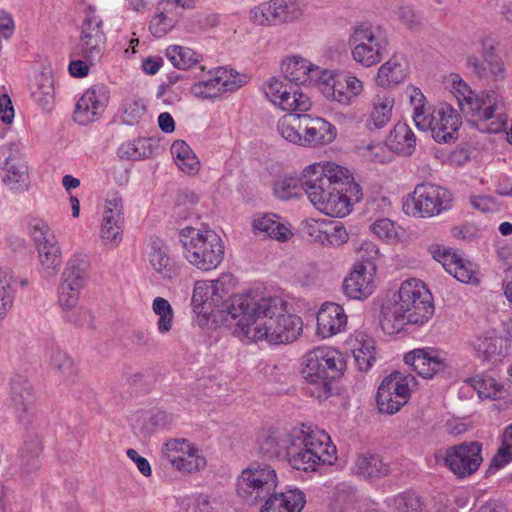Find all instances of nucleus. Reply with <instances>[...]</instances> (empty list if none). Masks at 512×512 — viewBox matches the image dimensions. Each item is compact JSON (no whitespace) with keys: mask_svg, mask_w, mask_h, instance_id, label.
Here are the masks:
<instances>
[{"mask_svg":"<svg viewBox=\"0 0 512 512\" xmlns=\"http://www.w3.org/2000/svg\"><path fill=\"white\" fill-rule=\"evenodd\" d=\"M408 73L409 65L406 59L394 55L379 67L376 83L383 88L395 87L406 79Z\"/></svg>","mask_w":512,"mask_h":512,"instance_id":"2f4dec72","label":"nucleus"},{"mask_svg":"<svg viewBox=\"0 0 512 512\" xmlns=\"http://www.w3.org/2000/svg\"><path fill=\"white\" fill-rule=\"evenodd\" d=\"M253 230L256 234H261L269 238L285 242L291 236L290 229L280 221L276 214H264L253 220Z\"/></svg>","mask_w":512,"mask_h":512,"instance_id":"72a5a7b5","label":"nucleus"},{"mask_svg":"<svg viewBox=\"0 0 512 512\" xmlns=\"http://www.w3.org/2000/svg\"><path fill=\"white\" fill-rule=\"evenodd\" d=\"M281 70L284 77L295 85L318 84L323 70L313 65L305 58L293 55L284 59L281 63Z\"/></svg>","mask_w":512,"mask_h":512,"instance_id":"b1692460","label":"nucleus"},{"mask_svg":"<svg viewBox=\"0 0 512 512\" xmlns=\"http://www.w3.org/2000/svg\"><path fill=\"white\" fill-rule=\"evenodd\" d=\"M347 325V315L342 306L335 303L324 304L317 313V333L323 338L343 332Z\"/></svg>","mask_w":512,"mask_h":512,"instance_id":"bb28decb","label":"nucleus"},{"mask_svg":"<svg viewBox=\"0 0 512 512\" xmlns=\"http://www.w3.org/2000/svg\"><path fill=\"white\" fill-rule=\"evenodd\" d=\"M10 407L20 422L29 421L35 403L34 389L31 382L22 375H15L10 380Z\"/></svg>","mask_w":512,"mask_h":512,"instance_id":"4be33fe9","label":"nucleus"},{"mask_svg":"<svg viewBox=\"0 0 512 512\" xmlns=\"http://www.w3.org/2000/svg\"><path fill=\"white\" fill-rule=\"evenodd\" d=\"M123 228V201L114 195L106 201L100 237L106 245L116 247L122 241Z\"/></svg>","mask_w":512,"mask_h":512,"instance_id":"aec40b11","label":"nucleus"},{"mask_svg":"<svg viewBox=\"0 0 512 512\" xmlns=\"http://www.w3.org/2000/svg\"><path fill=\"white\" fill-rule=\"evenodd\" d=\"M281 300L277 297H260L256 305L245 314L244 320H238L233 334L250 341L266 340L270 344L293 342L300 335L302 319L291 314H277Z\"/></svg>","mask_w":512,"mask_h":512,"instance_id":"f257e3e1","label":"nucleus"},{"mask_svg":"<svg viewBox=\"0 0 512 512\" xmlns=\"http://www.w3.org/2000/svg\"><path fill=\"white\" fill-rule=\"evenodd\" d=\"M82 289L83 288L64 280L60 281L58 286V304L63 312L77 306Z\"/></svg>","mask_w":512,"mask_h":512,"instance_id":"680f3d73","label":"nucleus"},{"mask_svg":"<svg viewBox=\"0 0 512 512\" xmlns=\"http://www.w3.org/2000/svg\"><path fill=\"white\" fill-rule=\"evenodd\" d=\"M31 95L39 105L50 110L54 102V80L49 74L41 73L35 77Z\"/></svg>","mask_w":512,"mask_h":512,"instance_id":"a18cd8bd","label":"nucleus"},{"mask_svg":"<svg viewBox=\"0 0 512 512\" xmlns=\"http://www.w3.org/2000/svg\"><path fill=\"white\" fill-rule=\"evenodd\" d=\"M182 16L183 11L173 2L160 1L149 23V30L155 37L161 38L176 26Z\"/></svg>","mask_w":512,"mask_h":512,"instance_id":"cd10ccee","label":"nucleus"},{"mask_svg":"<svg viewBox=\"0 0 512 512\" xmlns=\"http://www.w3.org/2000/svg\"><path fill=\"white\" fill-rule=\"evenodd\" d=\"M17 291L16 280L8 270H0V320L12 309Z\"/></svg>","mask_w":512,"mask_h":512,"instance_id":"de8ad7c7","label":"nucleus"},{"mask_svg":"<svg viewBox=\"0 0 512 512\" xmlns=\"http://www.w3.org/2000/svg\"><path fill=\"white\" fill-rule=\"evenodd\" d=\"M149 263L154 272L164 280H172L180 273V266L170 255L168 246L156 241L149 252Z\"/></svg>","mask_w":512,"mask_h":512,"instance_id":"c756f323","label":"nucleus"},{"mask_svg":"<svg viewBox=\"0 0 512 512\" xmlns=\"http://www.w3.org/2000/svg\"><path fill=\"white\" fill-rule=\"evenodd\" d=\"M303 146L315 147L326 145L334 141L336 128L323 118L312 117L308 114L303 116Z\"/></svg>","mask_w":512,"mask_h":512,"instance_id":"a878e982","label":"nucleus"},{"mask_svg":"<svg viewBox=\"0 0 512 512\" xmlns=\"http://www.w3.org/2000/svg\"><path fill=\"white\" fill-rule=\"evenodd\" d=\"M166 56L172 65L179 70H187L197 65L201 56L191 48L173 45L166 49Z\"/></svg>","mask_w":512,"mask_h":512,"instance_id":"09e8293b","label":"nucleus"},{"mask_svg":"<svg viewBox=\"0 0 512 512\" xmlns=\"http://www.w3.org/2000/svg\"><path fill=\"white\" fill-rule=\"evenodd\" d=\"M415 385L416 378L412 374L394 372L385 377L376 395L379 412L389 415L398 412L408 402Z\"/></svg>","mask_w":512,"mask_h":512,"instance_id":"9b49d317","label":"nucleus"},{"mask_svg":"<svg viewBox=\"0 0 512 512\" xmlns=\"http://www.w3.org/2000/svg\"><path fill=\"white\" fill-rule=\"evenodd\" d=\"M294 428L287 432L271 431L259 442V453L267 459H284L292 443Z\"/></svg>","mask_w":512,"mask_h":512,"instance_id":"7c9ffc66","label":"nucleus"},{"mask_svg":"<svg viewBox=\"0 0 512 512\" xmlns=\"http://www.w3.org/2000/svg\"><path fill=\"white\" fill-rule=\"evenodd\" d=\"M153 312L159 316L157 329L160 333H167L171 330L174 313L168 300L162 297H156L152 304Z\"/></svg>","mask_w":512,"mask_h":512,"instance_id":"4d7b16f0","label":"nucleus"},{"mask_svg":"<svg viewBox=\"0 0 512 512\" xmlns=\"http://www.w3.org/2000/svg\"><path fill=\"white\" fill-rule=\"evenodd\" d=\"M454 277L466 284H478L479 278L477 275V271L474 265L468 261H465L461 258H455L454 260V268H453Z\"/></svg>","mask_w":512,"mask_h":512,"instance_id":"338daca9","label":"nucleus"},{"mask_svg":"<svg viewBox=\"0 0 512 512\" xmlns=\"http://www.w3.org/2000/svg\"><path fill=\"white\" fill-rule=\"evenodd\" d=\"M189 441L186 439H170L166 441L162 448V457L174 467L181 454H185V449Z\"/></svg>","mask_w":512,"mask_h":512,"instance_id":"774afa93","label":"nucleus"},{"mask_svg":"<svg viewBox=\"0 0 512 512\" xmlns=\"http://www.w3.org/2000/svg\"><path fill=\"white\" fill-rule=\"evenodd\" d=\"M386 502L395 512H421L424 505L421 497L412 490L390 497Z\"/></svg>","mask_w":512,"mask_h":512,"instance_id":"864d4df0","label":"nucleus"},{"mask_svg":"<svg viewBox=\"0 0 512 512\" xmlns=\"http://www.w3.org/2000/svg\"><path fill=\"white\" fill-rule=\"evenodd\" d=\"M234 287L235 279L230 273H222L216 280L209 281L212 306H215L217 313L222 315V319L232 331L237 328L238 320H244L245 314H248L250 309L256 305V299L259 296L249 292L234 294L224 299Z\"/></svg>","mask_w":512,"mask_h":512,"instance_id":"6e6552de","label":"nucleus"},{"mask_svg":"<svg viewBox=\"0 0 512 512\" xmlns=\"http://www.w3.org/2000/svg\"><path fill=\"white\" fill-rule=\"evenodd\" d=\"M274 2L279 25L298 21L306 9L302 0H274Z\"/></svg>","mask_w":512,"mask_h":512,"instance_id":"603ef678","label":"nucleus"},{"mask_svg":"<svg viewBox=\"0 0 512 512\" xmlns=\"http://www.w3.org/2000/svg\"><path fill=\"white\" fill-rule=\"evenodd\" d=\"M305 194L316 209L320 202H326L332 196V190L338 189L339 183L349 179V170L333 162L313 163L303 169Z\"/></svg>","mask_w":512,"mask_h":512,"instance_id":"1a4fd4ad","label":"nucleus"},{"mask_svg":"<svg viewBox=\"0 0 512 512\" xmlns=\"http://www.w3.org/2000/svg\"><path fill=\"white\" fill-rule=\"evenodd\" d=\"M375 265L370 262H358L343 282V290L347 297L362 300L369 297L374 289L373 273Z\"/></svg>","mask_w":512,"mask_h":512,"instance_id":"412c9836","label":"nucleus"},{"mask_svg":"<svg viewBox=\"0 0 512 512\" xmlns=\"http://www.w3.org/2000/svg\"><path fill=\"white\" fill-rule=\"evenodd\" d=\"M317 85L325 98L343 105L351 104L342 74L334 75L328 70H323Z\"/></svg>","mask_w":512,"mask_h":512,"instance_id":"f704fd0d","label":"nucleus"},{"mask_svg":"<svg viewBox=\"0 0 512 512\" xmlns=\"http://www.w3.org/2000/svg\"><path fill=\"white\" fill-rule=\"evenodd\" d=\"M481 452L480 443L464 442L446 449L444 463L457 477L465 478L479 469L483 461Z\"/></svg>","mask_w":512,"mask_h":512,"instance_id":"ddd939ff","label":"nucleus"},{"mask_svg":"<svg viewBox=\"0 0 512 512\" xmlns=\"http://www.w3.org/2000/svg\"><path fill=\"white\" fill-rule=\"evenodd\" d=\"M404 361L423 378H432L447 367L446 358L433 348L415 349L405 354Z\"/></svg>","mask_w":512,"mask_h":512,"instance_id":"5701e85b","label":"nucleus"},{"mask_svg":"<svg viewBox=\"0 0 512 512\" xmlns=\"http://www.w3.org/2000/svg\"><path fill=\"white\" fill-rule=\"evenodd\" d=\"M110 92L107 86L97 84L85 91L76 104L74 120L86 125L95 120L108 105Z\"/></svg>","mask_w":512,"mask_h":512,"instance_id":"a211bd4d","label":"nucleus"},{"mask_svg":"<svg viewBox=\"0 0 512 512\" xmlns=\"http://www.w3.org/2000/svg\"><path fill=\"white\" fill-rule=\"evenodd\" d=\"M410 103L413 106V121L415 126L422 131H430L433 124L435 108L426 105V98L419 88H413L410 94Z\"/></svg>","mask_w":512,"mask_h":512,"instance_id":"58836bf2","label":"nucleus"},{"mask_svg":"<svg viewBox=\"0 0 512 512\" xmlns=\"http://www.w3.org/2000/svg\"><path fill=\"white\" fill-rule=\"evenodd\" d=\"M434 314L433 296L421 280L401 283L391 301L382 306L380 324L387 334H397L407 324L422 326Z\"/></svg>","mask_w":512,"mask_h":512,"instance_id":"f03ea898","label":"nucleus"},{"mask_svg":"<svg viewBox=\"0 0 512 512\" xmlns=\"http://www.w3.org/2000/svg\"><path fill=\"white\" fill-rule=\"evenodd\" d=\"M305 178L283 175L278 177L273 183L274 195L282 200L298 198L305 192Z\"/></svg>","mask_w":512,"mask_h":512,"instance_id":"37998d69","label":"nucleus"},{"mask_svg":"<svg viewBox=\"0 0 512 512\" xmlns=\"http://www.w3.org/2000/svg\"><path fill=\"white\" fill-rule=\"evenodd\" d=\"M323 245L338 247L349 240V234L341 222L328 220Z\"/></svg>","mask_w":512,"mask_h":512,"instance_id":"e2e57ef3","label":"nucleus"},{"mask_svg":"<svg viewBox=\"0 0 512 512\" xmlns=\"http://www.w3.org/2000/svg\"><path fill=\"white\" fill-rule=\"evenodd\" d=\"M415 212L421 217L439 215L450 208V192L438 185L431 183L418 184L412 194Z\"/></svg>","mask_w":512,"mask_h":512,"instance_id":"2eb2a0df","label":"nucleus"},{"mask_svg":"<svg viewBox=\"0 0 512 512\" xmlns=\"http://www.w3.org/2000/svg\"><path fill=\"white\" fill-rule=\"evenodd\" d=\"M28 167L25 162L16 157H9L6 161V176L3 181L12 190L26 186Z\"/></svg>","mask_w":512,"mask_h":512,"instance_id":"8fccbe9b","label":"nucleus"},{"mask_svg":"<svg viewBox=\"0 0 512 512\" xmlns=\"http://www.w3.org/2000/svg\"><path fill=\"white\" fill-rule=\"evenodd\" d=\"M42 441L38 436H30L20 453L19 477L26 480L41 467Z\"/></svg>","mask_w":512,"mask_h":512,"instance_id":"473e14b6","label":"nucleus"},{"mask_svg":"<svg viewBox=\"0 0 512 512\" xmlns=\"http://www.w3.org/2000/svg\"><path fill=\"white\" fill-rule=\"evenodd\" d=\"M455 97L462 113L477 130L497 134L507 129L503 98L494 91L476 94L463 81L454 85Z\"/></svg>","mask_w":512,"mask_h":512,"instance_id":"7ed1b4c3","label":"nucleus"},{"mask_svg":"<svg viewBox=\"0 0 512 512\" xmlns=\"http://www.w3.org/2000/svg\"><path fill=\"white\" fill-rule=\"evenodd\" d=\"M470 383L480 398L497 399L502 388L494 378L484 374L474 376Z\"/></svg>","mask_w":512,"mask_h":512,"instance_id":"bf43d9fd","label":"nucleus"},{"mask_svg":"<svg viewBox=\"0 0 512 512\" xmlns=\"http://www.w3.org/2000/svg\"><path fill=\"white\" fill-rule=\"evenodd\" d=\"M512 461V424L509 425L503 434L502 444L497 454L492 459V466L502 468Z\"/></svg>","mask_w":512,"mask_h":512,"instance_id":"0e129e2a","label":"nucleus"},{"mask_svg":"<svg viewBox=\"0 0 512 512\" xmlns=\"http://www.w3.org/2000/svg\"><path fill=\"white\" fill-rule=\"evenodd\" d=\"M354 360L360 371H368L375 361V346L372 339L359 342V346L353 350Z\"/></svg>","mask_w":512,"mask_h":512,"instance_id":"052dcab7","label":"nucleus"},{"mask_svg":"<svg viewBox=\"0 0 512 512\" xmlns=\"http://www.w3.org/2000/svg\"><path fill=\"white\" fill-rule=\"evenodd\" d=\"M303 116L304 114L290 112L281 117L277 123L279 134L285 140L300 146H303V134L300 133L303 129Z\"/></svg>","mask_w":512,"mask_h":512,"instance_id":"79ce46f5","label":"nucleus"},{"mask_svg":"<svg viewBox=\"0 0 512 512\" xmlns=\"http://www.w3.org/2000/svg\"><path fill=\"white\" fill-rule=\"evenodd\" d=\"M250 20L259 26H278V16L274 0L260 3L249 12Z\"/></svg>","mask_w":512,"mask_h":512,"instance_id":"5fc2aeb1","label":"nucleus"},{"mask_svg":"<svg viewBox=\"0 0 512 512\" xmlns=\"http://www.w3.org/2000/svg\"><path fill=\"white\" fill-rule=\"evenodd\" d=\"M184 451L185 454H181V457H179L173 467L174 469L182 473H194L206 467V458L202 451L194 444L189 442Z\"/></svg>","mask_w":512,"mask_h":512,"instance_id":"49530a36","label":"nucleus"},{"mask_svg":"<svg viewBox=\"0 0 512 512\" xmlns=\"http://www.w3.org/2000/svg\"><path fill=\"white\" fill-rule=\"evenodd\" d=\"M306 504L305 493L297 487L272 492L260 512H301Z\"/></svg>","mask_w":512,"mask_h":512,"instance_id":"393cba45","label":"nucleus"},{"mask_svg":"<svg viewBox=\"0 0 512 512\" xmlns=\"http://www.w3.org/2000/svg\"><path fill=\"white\" fill-rule=\"evenodd\" d=\"M348 44L354 61L364 67L378 64L387 53V29L368 20L356 22L350 29Z\"/></svg>","mask_w":512,"mask_h":512,"instance_id":"0eeeda50","label":"nucleus"},{"mask_svg":"<svg viewBox=\"0 0 512 512\" xmlns=\"http://www.w3.org/2000/svg\"><path fill=\"white\" fill-rule=\"evenodd\" d=\"M90 271V260L88 255L75 253L67 261L61 275V280L84 288Z\"/></svg>","mask_w":512,"mask_h":512,"instance_id":"c9c22d12","label":"nucleus"},{"mask_svg":"<svg viewBox=\"0 0 512 512\" xmlns=\"http://www.w3.org/2000/svg\"><path fill=\"white\" fill-rule=\"evenodd\" d=\"M266 97L284 111L306 112L311 108L310 98L298 87L287 85L276 77H271L264 85Z\"/></svg>","mask_w":512,"mask_h":512,"instance_id":"4468645a","label":"nucleus"},{"mask_svg":"<svg viewBox=\"0 0 512 512\" xmlns=\"http://www.w3.org/2000/svg\"><path fill=\"white\" fill-rule=\"evenodd\" d=\"M179 242L187 262L201 271H211L223 261V241L211 229L186 226L179 231Z\"/></svg>","mask_w":512,"mask_h":512,"instance_id":"423d86ee","label":"nucleus"},{"mask_svg":"<svg viewBox=\"0 0 512 512\" xmlns=\"http://www.w3.org/2000/svg\"><path fill=\"white\" fill-rule=\"evenodd\" d=\"M171 153L179 169L186 174H195L199 170V160L183 140H176L171 146Z\"/></svg>","mask_w":512,"mask_h":512,"instance_id":"c03bdc74","label":"nucleus"},{"mask_svg":"<svg viewBox=\"0 0 512 512\" xmlns=\"http://www.w3.org/2000/svg\"><path fill=\"white\" fill-rule=\"evenodd\" d=\"M390 149L402 155H411L416 145V137L411 128L403 122H398L386 140Z\"/></svg>","mask_w":512,"mask_h":512,"instance_id":"4c0bfd02","label":"nucleus"},{"mask_svg":"<svg viewBox=\"0 0 512 512\" xmlns=\"http://www.w3.org/2000/svg\"><path fill=\"white\" fill-rule=\"evenodd\" d=\"M285 460L296 470L315 471L320 465H332L337 449L322 429L302 424L294 427V436Z\"/></svg>","mask_w":512,"mask_h":512,"instance_id":"20e7f679","label":"nucleus"},{"mask_svg":"<svg viewBox=\"0 0 512 512\" xmlns=\"http://www.w3.org/2000/svg\"><path fill=\"white\" fill-rule=\"evenodd\" d=\"M462 124L460 114L448 103L435 107L431 135L437 143H450L458 139V130Z\"/></svg>","mask_w":512,"mask_h":512,"instance_id":"6ab92c4d","label":"nucleus"},{"mask_svg":"<svg viewBox=\"0 0 512 512\" xmlns=\"http://www.w3.org/2000/svg\"><path fill=\"white\" fill-rule=\"evenodd\" d=\"M345 363L334 350L314 349L304 356L302 377L306 381V393L319 400L331 395V380L337 378Z\"/></svg>","mask_w":512,"mask_h":512,"instance_id":"39448f33","label":"nucleus"},{"mask_svg":"<svg viewBox=\"0 0 512 512\" xmlns=\"http://www.w3.org/2000/svg\"><path fill=\"white\" fill-rule=\"evenodd\" d=\"M278 486L276 470L267 464L252 463L242 470L236 481V493L249 505L267 500Z\"/></svg>","mask_w":512,"mask_h":512,"instance_id":"9d476101","label":"nucleus"},{"mask_svg":"<svg viewBox=\"0 0 512 512\" xmlns=\"http://www.w3.org/2000/svg\"><path fill=\"white\" fill-rule=\"evenodd\" d=\"M106 45V35L103 30V20L97 14L95 7L88 6L84 11V18L80 27L77 49L89 64L98 62Z\"/></svg>","mask_w":512,"mask_h":512,"instance_id":"f8f14e48","label":"nucleus"},{"mask_svg":"<svg viewBox=\"0 0 512 512\" xmlns=\"http://www.w3.org/2000/svg\"><path fill=\"white\" fill-rule=\"evenodd\" d=\"M49 366L63 381H73L77 374L74 360L59 347H53L49 355Z\"/></svg>","mask_w":512,"mask_h":512,"instance_id":"a19ab883","label":"nucleus"},{"mask_svg":"<svg viewBox=\"0 0 512 512\" xmlns=\"http://www.w3.org/2000/svg\"><path fill=\"white\" fill-rule=\"evenodd\" d=\"M209 281H197L192 295V305L198 313H217L215 306L210 301Z\"/></svg>","mask_w":512,"mask_h":512,"instance_id":"6e6d98bb","label":"nucleus"},{"mask_svg":"<svg viewBox=\"0 0 512 512\" xmlns=\"http://www.w3.org/2000/svg\"><path fill=\"white\" fill-rule=\"evenodd\" d=\"M41 273L44 277H53L59 271L62 263L61 249L55 242L37 247Z\"/></svg>","mask_w":512,"mask_h":512,"instance_id":"ea45409f","label":"nucleus"},{"mask_svg":"<svg viewBox=\"0 0 512 512\" xmlns=\"http://www.w3.org/2000/svg\"><path fill=\"white\" fill-rule=\"evenodd\" d=\"M30 234L35 241L36 247L56 241V237L48 224L41 219H34L29 224Z\"/></svg>","mask_w":512,"mask_h":512,"instance_id":"69168bd1","label":"nucleus"},{"mask_svg":"<svg viewBox=\"0 0 512 512\" xmlns=\"http://www.w3.org/2000/svg\"><path fill=\"white\" fill-rule=\"evenodd\" d=\"M353 472L365 479H379L390 473V466L378 455H359L354 463Z\"/></svg>","mask_w":512,"mask_h":512,"instance_id":"e433bc0d","label":"nucleus"},{"mask_svg":"<svg viewBox=\"0 0 512 512\" xmlns=\"http://www.w3.org/2000/svg\"><path fill=\"white\" fill-rule=\"evenodd\" d=\"M474 349L482 361H492L501 354V339L479 337L474 341Z\"/></svg>","mask_w":512,"mask_h":512,"instance_id":"13d9d810","label":"nucleus"},{"mask_svg":"<svg viewBox=\"0 0 512 512\" xmlns=\"http://www.w3.org/2000/svg\"><path fill=\"white\" fill-rule=\"evenodd\" d=\"M338 189L332 190V196L326 202H320L319 211L331 217H344L352 208V202H359L362 199V190L355 182L352 173L349 171V179L341 181Z\"/></svg>","mask_w":512,"mask_h":512,"instance_id":"dca6fc26","label":"nucleus"},{"mask_svg":"<svg viewBox=\"0 0 512 512\" xmlns=\"http://www.w3.org/2000/svg\"><path fill=\"white\" fill-rule=\"evenodd\" d=\"M225 74L226 72L221 70L215 73L209 71L207 78L196 74L194 78L199 81L191 86V94L199 99H211L219 97L224 92H234L244 85L245 80L241 77L234 76L230 79Z\"/></svg>","mask_w":512,"mask_h":512,"instance_id":"f3484780","label":"nucleus"},{"mask_svg":"<svg viewBox=\"0 0 512 512\" xmlns=\"http://www.w3.org/2000/svg\"><path fill=\"white\" fill-rule=\"evenodd\" d=\"M395 98L388 92L376 93L370 102L369 117L366 121L368 129H382L392 119Z\"/></svg>","mask_w":512,"mask_h":512,"instance_id":"c85d7f7f","label":"nucleus"},{"mask_svg":"<svg viewBox=\"0 0 512 512\" xmlns=\"http://www.w3.org/2000/svg\"><path fill=\"white\" fill-rule=\"evenodd\" d=\"M117 154L121 159L138 161L152 155L150 139L139 137L122 143Z\"/></svg>","mask_w":512,"mask_h":512,"instance_id":"3c124183","label":"nucleus"}]
</instances>
